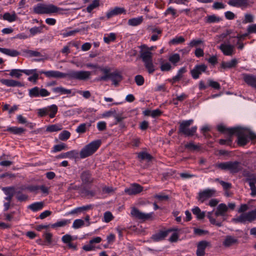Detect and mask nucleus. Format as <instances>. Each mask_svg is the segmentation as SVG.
<instances>
[{
	"label": "nucleus",
	"mask_w": 256,
	"mask_h": 256,
	"mask_svg": "<svg viewBox=\"0 0 256 256\" xmlns=\"http://www.w3.org/2000/svg\"><path fill=\"white\" fill-rule=\"evenodd\" d=\"M184 147L186 148L192 152L198 150L200 149L199 146L194 144L192 142L186 144H185Z\"/></svg>",
	"instance_id": "a18cd8bd"
},
{
	"label": "nucleus",
	"mask_w": 256,
	"mask_h": 256,
	"mask_svg": "<svg viewBox=\"0 0 256 256\" xmlns=\"http://www.w3.org/2000/svg\"><path fill=\"white\" fill-rule=\"evenodd\" d=\"M134 80L138 86L143 85L144 82V79L142 75H136L134 77Z\"/></svg>",
	"instance_id": "bf43d9fd"
},
{
	"label": "nucleus",
	"mask_w": 256,
	"mask_h": 256,
	"mask_svg": "<svg viewBox=\"0 0 256 256\" xmlns=\"http://www.w3.org/2000/svg\"><path fill=\"white\" fill-rule=\"evenodd\" d=\"M238 244V239L230 235L226 236L222 242V245L225 248H230L234 245Z\"/></svg>",
	"instance_id": "a211bd4d"
},
{
	"label": "nucleus",
	"mask_w": 256,
	"mask_h": 256,
	"mask_svg": "<svg viewBox=\"0 0 256 256\" xmlns=\"http://www.w3.org/2000/svg\"><path fill=\"white\" fill-rule=\"evenodd\" d=\"M186 72V69L185 67L181 68L178 71L177 74L174 76L172 79L170 80L172 84L179 82L182 78V75Z\"/></svg>",
	"instance_id": "bb28decb"
},
{
	"label": "nucleus",
	"mask_w": 256,
	"mask_h": 256,
	"mask_svg": "<svg viewBox=\"0 0 256 256\" xmlns=\"http://www.w3.org/2000/svg\"><path fill=\"white\" fill-rule=\"evenodd\" d=\"M232 136L229 134L226 139H220L219 144L221 145L232 146Z\"/></svg>",
	"instance_id": "58836bf2"
},
{
	"label": "nucleus",
	"mask_w": 256,
	"mask_h": 256,
	"mask_svg": "<svg viewBox=\"0 0 256 256\" xmlns=\"http://www.w3.org/2000/svg\"><path fill=\"white\" fill-rule=\"evenodd\" d=\"M0 52L10 56H16L20 52L15 50L0 48Z\"/></svg>",
	"instance_id": "cd10ccee"
},
{
	"label": "nucleus",
	"mask_w": 256,
	"mask_h": 256,
	"mask_svg": "<svg viewBox=\"0 0 256 256\" xmlns=\"http://www.w3.org/2000/svg\"><path fill=\"white\" fill-rule=\"evenodd\" d=\"M194 215H195L198 220H200L203 219L206 216L204 212H202L198 206H196L192 210Z\"/></svg>",
	"instance_id": "7c9ffc66"
},
{
	"label": "nucleus",
	"mask_w": 256,
	"mask_h": 256,
	"mask_svg": "<svg viewBox=\"0 0 256 256\" xmlns=\"http://www.w3.org/2000/svg\"><path fill=\"white\" fill-rule=\"evenodd\" d=\"M216 196V190L214 188H206L198 192L197 199L200 202Z\"/></svg>",
	"instance_id": "0eeeda50"
},
{
	"label": "nucleus",
	"mask_w": 256,
	"mask_h": 256,
	"mask_svg": "<svg viewBox=\"0 0 256 256\" xmlns=\"http://www.w3.org/2000/svg\"><path fill=\"white\" fill-rule=\"evenodd\" d=\"M228 4L236 8H246L248 5V0H230Z\"/></svg>",
	"instance_id": "6ab92c4d"
},
{
	"label": "nucleus",
	"mask_w": 256,
	"mask_h": 256,
	"mask_svg": "<svg viewBox=\"0 0 256 256\" xmlns=\"http://www.w3.org/2000/svg\"><path fill=\"white\" fill-rule=\"evenodd\" d=\"M2 190L6 196L4 198V200L8 202H11L13 196L16 194L15 187L14 186L3 187Z\"/></svg>",
	"instance_id": "dca6fc26"
},
{
	"label": "nucleus",
	"mask_w": 256,
	"mask_h": 256,
	"mask_svg": "<svg viewBox=\"0 0 256 256\" xmlns=\"http://www.w3.org/2000/svg\"><path fill=\"white\" fill-rule=\"evenodd\" d=\"M245 182H248V184L253 183L254 184H256V174H252V175L249 176V178H246L245 180Z\"/></svg>",
	"instance_id": "774afa93"
},
{
	"label": "nucleus",
	"mask_w": 256,
	"mask_h": 256,
	"mask_svg": "<svg viewBox=\"0 0 256 256\" xmlns=\"http://www.w3.org/2000/svg\"><path fill=\"white\" fill-rule=\"evenodd\" d=\"M116 39V34L114 33H110L107 36H105L104 38V40L106 44H110L111 42H114Z\"/></svg>",
	"instance_id": "49530a36"
},
{
	"label": "nucleus",
	"mask_w": 256,
	"mask_h": 256,
	"mask_svg": "<svg viewBox=\"0 0 256 256\" xmlns=\"http://www.w3.org/2000/svg\"><path fill=\"white\" fill-rule=\"evenodd\" d=\"M238 60L236 58H233L228 62H222L221 64V68L224 69L232 68L236 66Z\"/></svg>",
	"instance_id": "a878e982"
},
{
	"label": "nucleus",
	"mask_w": 256,
	"mask_h": 256,
	"mask_svg": "<svg viewBox=\"0 0 256 256\" xmlns=\"http://www.w3.org/2000/svg\"><path fill=\"white\" fill-rule=\"evenodd\" d=\"M185 41L184 38L180 36H176L170 42V43L172 44H176L180 43H182Z\"/></svg>",
	"instance_id": "5fc2aeb1"
},
{
	"label": "nucleus",
	"mask_w": 256,
	"mask_h": 256,
	"mask_svg": "<svg viewBox=\"0 0 256 256\" xmlns=\"http://www.w3.org/2000/svg\"><path fill=\"white\" fill-rule=\"evenodd\" d=\"M86 131V124L83 123L79 125L76 129V132L78 133L82 134Z\"/></svg>",
	"instance_id": "69168bd1"
},
{
	"label": "nucleus",
	"mask_w": 256,
	"mask_h": 256,
	"mask_svg": "<svg viewBox=\"0 0 256 256\" xmlns=\"http://www.w3.org/2000/svg\"><path fill=\"white\" fill-rule=\"evenodd\" d=\"M67 146L66 144L62 143L61 144L55 145L54 147V152H57L61 151L62 150L66 149Z\"/></svg>",
	"instance_id": "052dcab7"
},
{
	"label": "nucleus",
	"mask_w": 256,
	"mask_h": 256,
	"mask_svg": "<svg viewBox=\"0 0 256 256\" xmlns=\"http://www.w3.org/2000/svg\"><path fill=\"white\" fill-rule=\"evenodd\" d=\"M48 112H50L49 116L50 118H54L58 110V106L56 104H52L48 108Z\"/></svg>",
	"instance_id": "37998d69"
},
{
	"label": "nucleus",
	"mask_w": 256,
	"mask_h": 256,
	"mask_svg": "<svg viewBox=\"0 0 256 256\" xmlns=\"http://www.w3.org/2000/svg\"><path fill=\"white\" fill-rule=\"evenodd\" d=\"M84 224V222L81 219H77L74 220L72 224V228L77 229L79 228Z\"/></svg>",
	"instance_id": "6e6d98bb"
},
{
	"label": "nucleus",
	"mask_w": 256,
	"mask_h": 256,
	"mask_svg": "<svg viewBox=\"0 0 256 256\" xmlns=\"http://www.w3.org/2000/svg\"><path fill=\"white\" fill-rule=\"evenodd\" d=\"M220 20V18L219 17L213 14L208 16L206 17V22L208 23H214L216 22H218Z\"/></svg>",
	"instance_id": "603ef678"
},
{
	"label": "nucleus",
	"mask_w": 256,
	"mask_h": 256,
	"mask_svg": "<svg viewBox=\"0 0 256 256\" xmlns=\"http://www.w3.org/2000/svg\"><path fill=\"white\" fill-rule=\"evenodd\" d=\"M140 58L142 59L144 62L152 60V53L148 51L140 52Z\"/></svg>",
	"instance_id": "2f4dec72"
},
{
	"label": "nucleus",
	"mask_w": 256,
	"mask_h": 256,
	"mask_svg": "<svg viewBox=\"0 0 256 256\" xmlns=\"http://www.w3.org/2000/svg\"><path fill=\"white\" fill-rule=\"evenodd\" d=\"M244 80L248 86L256 88V76L250 74L244 75Z\"/></svg>",
	"instance_id": "4be33fe9"
},
{
	"label": "nucleus",
	"mask_w": 256,
	"mask_h": 256,
	"mask_svg": "<svg viewBox=\"0 0 256 256\" xmlns=\"http://www.w3.org/2000/svg\"><path fill=\"white\" fill-rule=\"evenodd\" d=\"M138 157L140 160H146L150 162L152 159V156L148 153L145 152H142L138 153Z\"/></svg>",
	"instance_id": "c9c22d12"
},
{
	"label": "nucleus",
	"mask_w": 256,
	"mask_h": 256,
	"mask_svg": "<svg viewBox=\"0 0 256 256\" xmlns=\"http://www.w3.org/2000/svg\"><path fill=\"white\" fill-rule=\"evenodd\" d=\"M50 92L45 88H40L38 86H35L28 90V95L31 98H36L38 96L45 97L48 96Z\"/></svg>",
	"instance_id": "1a4fd4ad"
},
{
	"label": "nucleus",
	"mask_w": 256,
	"mask_h": 256,
	"mask_svg": "<svg viewBox=\"0 0 256 256\" xmlns=\"http://www.w3.org/2000/svg\"><path fill=\"white\" fill-rule=\"evenodd\" d=\"M228 211V207L225 204H220L218 205L216 208V210L214 212V216L216 217H218L221 216L222 217V220H219L222 222L224 221H225L227 219V214L226 212Z\"/></svg>",
	"instance_id": "9d476101"
},
{
	"label": "nucleus",
	"mask_w": 256,
	"mask_h": 256,
	"mask_svg": "<svg viewBox=\"0 0 256 256\" xmlns=\"http://www.w3.org/2000/svg\"><path fill=\"white\" fill-rule=\"evenodd\" d=\"M44 206V202H40L32 203L29 205L28 208L32 212H36L42 210Z\"/></svg>",
	"instance_id": "393cba45"
},
{
	"label": "nucleus",
	"mask_w": 256,
	"mask_h": 256,
	"mask_svg": "<svg viewBox=\"0 0 256 256\" xmlns=\"http://www.w3.org/2000/svg\"><path fill=\"white\" fill-rule=\"evenodd\" d=\"M210 242L206 240H201L197 244V250L196 254L197 256H204L205 255V250L207 247H210Z\"/></svg>",
	"instance_id": "ddd939ff"
},
{
	"label": "nucleus",
	"mask_w": 256,
	"mask_h": 256,
	"mask_svg": "<svg viewBox=\"0 0 256 256\" xmlns=\"http://www.w3.org/2000/svg\"><path fill=\"white\" fill-rule=\"evenodd\" d=\"M40 74H44L48 78H64L68 80L86 81L90 78L91 72L85 70H70L64 73L58 70L40 71Z\"/></svg>",
	"instance_id": "f257e3e1"
},
{
	"label": "nucleus",
	"mask_w": 256,
	"mask_h": 256,
	"mask_svg": "<svg viewBox=\"0 0 256 256\" xmlns=\"http://www.w3.org/2000/svg\"><path fill=\"white\" fill-rule=\"evenodd\" d=\"M7 131L15 134H20L25 131V130L22 128L12 126L8 128H7Z\"/></svg>",
	"instance_id": "4c0bfd02"
},
{
	"label": "nucleus",
	"mask_w": 256,
	"mask_h": 256,
	"mask_svg": "<svg viewBox=\"0 0 256 256\" xmlns=\"http://www.w3.org/2000/svg\"><path fill=\"white\" fill-rule=\"evenodd\" d=\"M228 44H222L218 48L222 50L225 56H232L234 54V46L230 44L228 42Z\"/></svg>",
	"instance_id": "2eb2a0df"
},
{
	"label": "nucleus",
	"mask_w": 256,
	"mask_h": 256,
	"mask_svg": "<svg viewBox=\"0 0 256 256\" xmlns=\"http://www.w3.org/2000/svg\"><path fill=\"white\" fill-rule=\"evenodd\" d=\"M2 18L4 20H8L9 22H12L16 20V16L15 13L10 14L9 12H6L2 16Z\"/></svg>",
	"instance_id": "79ce46f5"
},
{
	"label": "nucleus",
	"mask_w": 256,
	"mask_h": 256,
	"mask_svg": "<svg viewBox=\"0 0 256 256\" xmlns=\"http://www.w3.org/2000/svg\"><path fill=\"white\" fill-rule=\"evenodd\" d=\"M193 120H189L180 121L178 122L180 124L178 133L180 134H184L186 136H192L196 132L197 127L196 126H192L189 128L190 126L192 124Z\"/></svg>",
	"instance_id": "7ed1b4c3"
},
{
	"label": "nucleus",
	"mask_w": 256,
	"mask_h": 256,
	"mask_svg": "<svg viewBox=\"0 0 256 256\" xmlns=\"http://www.w3.org/2000/svg\"><path fill=\"white\" fill-rule=\"evenodd\" d=\"M143 20L142 16L130 18L128 20V24L130 26H136L140 25L142 22Z\"/></svg>",
	"instance_id": "473e14b6"
},
{
	"label": "nucleus",
	"mask_w": 256,
	"mask_h": 256,
	"mask_svg": "<svg viewBox=\"0 0 256 256\" xmlns=\"http://www.w3.org/2000/svg\"><path fill=\"white\" fill-rule=\"evenodd\" d=\"M143 190V187L138 184H132L130 188H126L124 192L128 195H135L140 193Z\"/></svg>",
	"instance_id": "f3484780"
},
{
	"label": "nucleus",
	"mask_w": 256,
	"mask_h": 256,
	"mask_svg": "<svg viewBox=\"0 0 256 256\" xmlns=\"http://www.w3.org/2000/svg\"><path fill=\"white\" fill-rule=\"evenodd\" d=\"M100 4L99 0H94L87 8L86 10L88 12H90L94 8L98 7Z\"/></svg>",
	"instance_id": "09e8293b"
},
{
	"label": "nucleus",
	"mask_w": 256,
	"mask_h": 256,
	"mask_svg": "<svg viewBox=\"0 0 256 256\" xmlns=\"http://www.w3.org/2000/svg\"><path fill=\"white\" fill-rule=\"evenodd\" d=\"M98 70L102 72L104 74V76H101L99 78L100 80L102 81H107L108 79H110V68L108 66H98Z\"/></svg>",
	"instance_id": "aec40b11"
},
{
	"label": "nucleus",
	"mask_w": 256,
	"mask_h": 256,
	"mask_svg": "<svg viewBox=\"0 0 256 256\" xmlns=\"http://www.w3.org/2000/svg\"><path fill=\"white\" fill-rule=\"evenodd\" d=\"M254 21V16L252 14H246L244 16V19L243 20V23L246 24L248 22H252Z\"/></svg>",
	"instance_id": "e2e57ef3"
},
{
	"label": "nucleus",
	"mask_w": 256,
	"mask_h": 256,
	"mask_svg": "<svg viewBox=\"0 0 256 256\" xmlns=\"http://www.w3.org/2000/svg\"><path fill=\"white\" fill-rule=\"evenodd\" d=\"M44 27V25H42L40 26H34L31 28L30 30V34L32 36H34L37 34L41 33L42 32V28Z\"/></svg>",
	"instance_id": "3c124183"
},
{
	"label": "nucleus",
	"mask_w": 256,
	"mask_h": 256,
	"mask_svg": "<svg viewBox=\"0 0 256 256\" xmlns=\"http://www.w3.org/2000/svg\"><path fill=\"white\" fill-rule=\"evenodd\" d=\"M0 82L8 86L22 87L24 86L22 82L14 80L1 79L0 80Z\"/></svg>",
	"instance_id": "412c9836"
},
{
	"label": "nucleus",
	"mask_w": 256,
	"mask_h": 256,
	"mask_svg": "<svg viewBox=\"0 0 256 256\" xmlns=\"http://www.w3.org/2000/svg\"><path fill=\"white\" fill-rule=\"evenodd\" d=\"M43 236L47 243L46 244H50L52 243V234L51 233L46 232L44 234Z\"/></svg>",
	"instance_id": "680f3d73"
},
{
	"label": "nucleus",
	"mask_w": 256,
	"mask_h": 256,
	"mask_svg": "<svg viewBox=\"0 0 256 256\" xmlns=\"http://www.w3.org/2000/svg\"><path fill=\"white\" fill-rule=\"evenodd\" d=\"M232 220L234 223H246L244 213L242 214L240 216L236 218H233Z\"/></svg>",
	"instance_id": "864d4df0"
},
{
	"label": "nucleus",
	"mask_w": 256,
	"mask_h": 256,
	"mask_svg": "<svg viewBox=\"0 0 256 256\" xmlns=\"http://www.w3.org/2000/svg\"><path fill=\"white\" fill-rule=\"evenodd\" d=\"M178 230V229L176 228H169L166 230H160L158 233L153 234L151 238L154 242H159L164 240L170 232Z\"/></svg>",
	"instance_id": "9b49d317"
},
{
	"label": "nucleus",
	"mask_w": 256,
	"mask_h": 256,
	"mask_svg": "<svg viewBox=\"0 0 256 256\" xmlns=\"http://www.w3.org/2000/svg\"><path fill=\"white\" fill-rule=\"evenodd\" d=\"M22 70L20 69H12L10 70V73L9 74L10 76L12 77H15L16 78H20L22 76Z\"/></svg>",
	"instance_id": "8fccbe9b"
},
{
	"label": "nucleus",
	"mask_w": 256,
	"mask_h": 256,
	"mask_svg": "<svg viewBox=\"0 0 256 256\" xmlns=\"http://www.w3.org/2000/svg\"><path fill=\"white\" fill-rule=\"evenodd\" d=\"M60 9L52 4L48 5L38 4L34 8V11L37 14H50L57 12Z\"/></svg>",
	"instance_id": "423d86ee"
},
{
	"label": "nucleus",
	"mask_w": 256,
	"mask_h": 256,
	"mask_svg": "<svg viewBox=\"0 0 256 256\" xmlns=\"http://www.w3.org/2000/svg\"><path fill=\"white\" fill-rule=\"evenodd\" d=\"M62 240L64 243L68 244L72 240V238L70 235L66 234L62 236Z\"/></svg>",
	"instance_id": "338daca9"
},
{
	"label": "nucleus",
	"mask_w": 256,
	"mask_h": 256,
	"mask_svg": "<svg viewBox=\"0 0 256 256\" xmlns=\"http://www.w3.org/2000/svg\"><path fill=\"white\" fill-rule=\"evenodd\" d=\"M78 152L76 150H72L66 152L62 153L58 156V158H74L78 156Z\"/></svg>",
	"instance_id": "5701e85b"
},
{
	"label": "nucleus",
	"mask_w": 256,
	"mask_h": 256,
	"mask_svg": "<svg viewBox=\"0 0 256 256\" xmlns=\"http://www.w3.org/2000/svg\"><path fill=\"white\" fill-rule=\"evenodd\" d=\"M216 166L222 170H229L232 174L238 172L242 168L240 163L238 161L220 162Z\"/></svg>",
	"instance_id": "39448f33"
},
{
	"label": "nucleus",
	"mask_w": 256,
	"mask_h": 256,
	"mask_svg": "<svg viewBox=\"0 0 256 256\" xmlns=\"http://www.w3.org/2000/svg\"><path fill=\"white\" fill-rule=\"evenodd\" d=\"M130 214L133 217L144 221L153 219V212L146 214L141 212L138 208H132Z\"/></svg>",
	"instance_id": "6e6552de"
},
{
	"label": "nucleus",
	"mask_w": 256,
	"mask_h": 256,
	"mask_svg": "<svg viewBox=\"0 0 256 256\" xmlns=\"http://www.w3.org/2000/svg\"><path fill=\"white\" fill-rule=\"evenodd\" d=\"M62 129V126L60 124H55L50 125L47 126L46 131L48 132H55L60 130Z\"/></svg>",
	"instance_id": "e433bc0d"
},
{
	"label": "nucleus",
	"mask_w": 256,
	"mask_h": 256,
	"mask_svg": "<svg viewBox=\"0 0 256 256\" xmlns=\"http://www.w3.org/2000/svg\"><path fill=\"white\" fill-rule=\"evenodd\" d=\"M180 56L178 54H174L171 55L168 58L169 61L174 66L176 65V64L180 62Z\"/></svg>",
	"instance_id": "c03bdc74"
},
{
	"label": "nucleus",
	"mask_w": 256,
	"mask_h": 256,
	"mask_svg": "<svg viewBox=\"0 0 256 256\" xmlns=\"http://www.w3.org/2000/svg\"><path fill=\"white\" fill-rule=\"evenodd\" d=\"M52 91L54 92L60 93V94H70L72 92L70 90L66 89L62 86L53 88Z\"/></svg>",
	"instance_id": "a19ab883"
},
{
	"label": "nucleus",
	"mask_w": 256,
	"mask_h": 256,
	"mask_svg": "<svg viewBox=\"0 0 256 256\" xmlns=\"http://www.w3.org/2000/svg\"><path fill=\"white\" fill-rule=\"evenodd\" d=\"M207 66L204 64H197L190 70V74L194 79H198L202 72H205Z\"/></svg>",
	"instance_id": "4468645a"
},
{
	"label": "nucleus",
	"mask_w": 256,
	"mask_h": 256,
	"mask_svg": "<svg viewBox=\"0 0 256 256\" xmlns=\"http://www.w3.org/2000/svg\"><path fill=\"white\" fill-rule=\"evenodd\" d=\"M102 143L100 140H94L86 145L80 152V158H84L92 155L99 148Z\"/></svg>",
	"instance_id": "20e7f679"
},
{
	"label": "nucleus",
	"mask_w": 256,
	"mask_h": 256,
	"mask_svg": "<svg viewBox=\"0 0 256 256\" xmlns=\"http://www.w3.org/2000/svg\"><path fill=\"white\" fill-rule=\"evenodd\" d=\"M114 218V216L111 212L107 211L104 213V220L105 222H109Z\"/></svg>",
	"instance_id": "4d7b16f0"
},
{
	"label": "nucleus",
	"mask_w": 256,
	"mask_h": 256,
	"mask_svg": "<svg viewBox=\"0 0 256 256\" xmlns=\"http://www.w3.org/2000/svg\"><path fill=\"white\" fill-rule=\"evenodd\" d=\"M217 128L220 132L227 133L228 135H234V132L235 130V128H227L223 124L218 125Z\"/></svg>",
	"instance_id": "c756f323"
},
{
	"label": "nucleus",
	"mask_w": 256,
	"mask_h": 256,
	"mask_svg": "<svg viewBox=\"0 0 256 256\" xmlns=\"http://www.w3.org/2000/svg\"><path fill=\"white\" fill-rule=\"evenodd\" d=\"M213 211L208 212L207 214V217L209 219V220L211 224L216 225L218 227H220L222 226V222L220 221L219 220H216L212 216Z\"/></svg>",
	"instance_id": "f704fd0d"
},
{
	"label": "nucleus",
	"mask_w": 256,
	"mask_h": 256,
	"mask_svg": "<svg viewBox=\"0 0 256 256\" xmlns=\"http://www.w3.org/2000/svg\"><path fill=\"white\" fill-rule=\"evenodd\" d=\"M234 134L238 137V144L240 146L246 145L250 141L256 140V134L247 128L235 127Z\"/></svg>",
	"instance_id": "f03ea898"
},
{
	"label": "nucleus",
	"mask_w": 256,
	"mask_h": 256,
	"mask_svg": "<svg viewBox=\"0 0 256 256\" xmlns=\"http://www.w3.org/2000/svg\"><path fill=\"white\" fill-rule=\"evenodd\" d=\"M80 178L83 184H92L94 181V178L92 176V172L89 170L82 171L80 174Z\"/></svg>",
	"instance_id": "f8f14e48"
},
{
	"label": "nucleus",
	"mask_w": 256,
	"mask_h": 256,
	"mask_svg": "<svg viewBox=\"0 0 256 256\" xmlns=\"http://www.w3.org/2000/svg\"><path fill=\"white\" fill-rule=\"evenodd\" d=\"M144 63V66L148 72L150 74H153L156 70V68L153 64L152 60L146 62Z\"/></svg>",
	"instance_id": "72a5a7b5"
},
{
	"label": "nucleus",
	"mask_w": 256,
	"mask_h": 256,
	"mask_svg": "<svg viewBox=\"0 0 256 256\" xmlns=\"http://www.w3.org/2000/svg\"><path fill=\"white\" fill-rule=\"evenodd\" d=\"M70 222V220H63L57 222H56L52 224L50 226L52 228H56L57 227H62Z\"/></svg>",
	"instance_id": "ea45409f"
},
{
	"label": "nucleus",
	"mask_w": 256,
	"mask_h": 256,
	"mask_svg": "<svg viewBox=\"0 0 256 256\" xmlns=\"http://www.w3.org/2000/svg\"><path fill=\"white\" fill-rule=\"evenodd\" d=\"M110 79L112 80L114 84L117 86L118 82L122 80V76L119 72L115 71L112 72Z\"/></svg>",
	"instance_id": "b1692460"
},
{
	"label": "nucleus",
	"mask_w": 256,
	"mask_h": 256,
	"mask_svg": "<svg viewBox=\"0 0 256 256\" xmlns=\"http://www.w3.org/2000/svg\"><path fill=\"white\" fill-rule=\"evenodd\" d=\"M246 222H251L256 220V210L244 213Z\"/></svg>",
	"instance_id": "c85d7f7f"
},
{
	"label": "nucleus",
	"mask_w": 256,
	"mask_h": 256,
	"mask_svg": "<svg viewBox=\"0 0 256 256\" xmlns=\"http://www.w3.org/2000/svg\"><path fill=\"white\" fill-rule=\"evenodd\" d=\"M70 132L68 130H64L60 134L58 138L60 140L64 141L68 140L70 138Z\"/></svg>",
	"instance_id": "de8ad7c7"
},
{
	"label": "nucleus",
	"mask_w": 256,
	"mask_h": 256,
	"mask_svg": "<svg viewBox=\"0 0 256 256\" xmlns=\"http://www.w3.org/2000/svg\"><path fill=\"white\" fill-rule=\"evenodd\" d=\"M209 86L216 90H220V84L216 82L211 80H208Z\"/></svg>",
	"instance_id": "0e129e2a"
},
{
	"label": "nucleus",
	"mask_w": 256,
	"mask_h": 256,
	"mask_svg": "<svg viewBox=\"0 0 256 256\" xmlns=\"http://www.w3.org/2000/svg\"><path fill=\"white\" fill-rule=\"evenodd\" d=\"M160 70L162 72H168L172 68L171 64L169 62L162 64L160 66Z\"/></svg>",
	"instance_id": "13d9d810"
}]
</instances>
